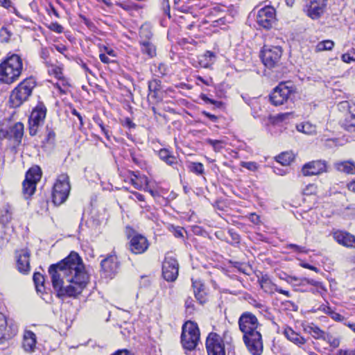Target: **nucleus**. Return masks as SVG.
Masks as SVG:
<instances>
[{"instance_id":"34","label":"nucleus","mask_w":355,"mask_h":355,"mask_svg":"<svg viewBox=\"0 0 355 355\" xmlns=\"http://www.w3.org/2000/svg\"><path fill=\"white\" fill-rule=\"evenodd\" d=\"M276 160L283 166H288L294 160V155L290 152H284L279 155Z\"/></svg>"},{"instance_id":"41","label":"nucleus","mask_w":355,"mask_h":355,"mask_svg":"<svg viewBox=\"0 0 355 355\" xmlns=\"http://www.w3.org/2000/svg\"><path fill=\"white\" fill-rule=\"evenodd\" d=\"M190 170L197 175H202L204 173V166L200 162H193L191 163Z\"/></svg>"},{"instance_id":"5","label":"nucleus","mask_w":355,"mask_h":355,"mask_svg":"<svg viewBox=\"0 0 355 355\" xmlns=\"http://www.w3.org/2000/svg\"><path fill=\"white\" fill-rule=\"evenodd\" d=\"M200 340V331L196 323L188 321L182 327L181 343L184 349L193 350Z\"/></svg>"},{"instance_id":"26","label":"nucleus","mask_w":355,"mask_h":355,"mask_svg":"<svg viewBox=\"0 0 355 355\" xmlns=\"http://www.w3.org/2000/svg\"><path fill=\"white\" fill-rule=\"evenodd\" d=\"M258 282L264 292L270 294L275 292L277 285L272 282L268 275H262L261 277L259 278Z\"/></svg>"},{"instance_id":"17","label":"nucleus","mask_w":355,"mask_h":355,"mask_svg":"<svg viewBox=\"0 0 355 355\" xmlns=\"http://www.w3.org/2000/svg\"><path fill=\"white\" fill-rule=\"evenodd\" d=\"M24 134V125L21 123H17L7 130H0V139H14L20 141Z\"/></svg>"},{"instance_id":"15","label":"nucleus","mask_w":355,"mask_h":355,"mask_svg":"<svg viewBox=\"0 0 355 355\" xmlns=\"http://www.w3.org/2000/svg\"><path fill=\"white\" fill-rule=\"evenodd\" d=\"M149 247V242L146 236L135 234L130 238L129 250L135 254L145 252Z\"/></svg>"},{"instance_id":"2","label":"nucleus","mask_w":355,"mask_h":355,"mask_svg":"<svg viewBox=\"0 0 355 355\" xmlns=\"http://www.w3.org/2000/svg\"><path fill=\"white\" fill-rule=\"evenodd\" d=\"M257 317L251 313H243L239 319V329L243 333V340L252 355H261L263 352L262 336Z\"/></svg>"},{"instance_id":"56","label":"nucleus","mask_w":355,"mask_h":355,"mask_svg":"<svg viewBox=\"0 0 355 355\" xmlns=\"http://www.w3.org/2000/svg\"><path fill=\"white\" fill-rule=\"evenodd\" d=\"M338 355H355V349H341L338 351Z\"/></svg>"},{"instance_id":"35","label":"nucleus","mask_w":355,"mask_h":355,"mask_svg":"<svg viewBox=\"0 0 355 355\" xmlns=\"http://www.w3.org/2000/svg\"><path fill=\"white\" fill-rule=\"evenodd\" d=\"M192 284L194 288V293L196 298L200 302V304H202L205 302V299L204 297V293L201 291V287H202V284L197 282L196 281H193L192 279Z\"/></svg>"},{"instance_id":"52","label":"nucleus","mask_w":355,"mask_h":355,"mask_svg":"<svg viewBox=\"0 0 355 355\" xmlns=\"http://www.w3.org/2000/svg\"><path fill=\"white\" fill-rule=\"evenodd\" d=\"M329 316L335 321L341 322L344 320V316L335 312L334 310L330 313Z\"/></svg>"},{"instance_id":"57","label":"nucleus","mask_w":355,"mask_h":355,"mask_svg":"<svg viewBox=\"0 0 355 355\" xmlns=\"http://www.w3.org/2000/svg\"><path fill=\"white\" fill-rule=\"evenodd\" d=\"M51 29L56 33H61L63 31V27L58 23H53Z\"/></svg>"},{"instance_id":"55","label":"nucleus","mask_w":355,"mask_h":355,"mask_svg":"<svg viewBox=\"0 0 355 355\" xmlns=\"http://www.w3.org/2000/svg\"><path fill=\"white\" fill-rule=\"evenodd\" d=\"M318 310L327 314L328 315H329L330 313L332 311L331 308L327 304L320 305L318 308Z\"/></svg>"},{"instance_id":"21","label":"nucleus","mask_w":355,"mask_h":355,"mask_svg":"<svg viewBox=\"0 0 355 355\" xmlns=\"http://www.w3.org/2000/svg\"><path fill=\"white\" fill-rule=\"evenodd\" d=\"M36 343L37 340L35 334L31 331H25L22 343L24 349L26 352H33L36 347Z\"/></svg>"},{"instance_id":"29","label":"nucleus","mask_w":355,"mask_h":355,"mask_svg":"<svg viewBox=\"0 0 355 355\" xmlns=\"http://www.w3.org/2000/svg\"><path fill=\"white\" fill-rule=\"evenodd\" d=\"M10 337V335L7 332L6 318L3 313H0V345Z\"/></svg>"},{"instance_id":"58","label":"nucleus","mask_w":355,"mask_h":355,"mask_svg":"<svg viewBox=\"0 0 355 355\" xmlns=\"http://www.w3.org/2000/svg\"><path fill=\"white\" fill-rule=\"evenodd\" d=\"M249 218L252 223L255 225H257L260 223V217L257 214L254 213H252L250 214Z\"/></svg>"},{"instance_id":"13","label":"nucleus","mask_w":355,"mask_h":355,"mask_svg":"<svg viewBox=\"0 0 355 355\" xmlns=\"http://www.w3.org/2000/svg\"><path fill=\"white\" fill-rule=\"evenodd\" d=\"M208 355H225L223 340L216 333H210L206 340Z\"/></svg>"},{"instance_id":"4","label":"nucleus","mask_w":355,"mask_h":355,"mask_svg":"<svg viewBox=\"0 0 355 355\" xmlns=\"http://www.w3.org/2000/svg\"><path fill=\"white\" fill-rule=\"evenodd\" d=\"M36 86V81L32 76L25 78L11 92L9 103L11 107H20L28 101L31 96L33 89Z\"/></svg>"},{"instance_id":"40","label":"nucleus","mask_w":355,"mask_h":355,"mask_svg":"<svg viewBox=\"0 0 355 355\" xmlns=\"http://www.w3.org/2000/svg\"><path fill=\"white\" fill-rule=\"evenodd\" d=\"M323 340L327 341L334 348L338 347L340 345V339L329 334H326Z\"/></svg>"},{"instance_id":"44","label":"nucleus","mask_w":355,"mask_h":355,"mask_svg":"<svg viewBox=\"0 0 355 355\" xmlns=\"http://www.w3.org/2000/svg\"><path fill=\"white\" fill-rule=\"evenodd\" d=\"M342 60L343 62L350 63L351 62L355 61V49H352L347 53H344L342 55Z\"/></svg>"},{"instance_id":"22","label":"nucleus","mask_w":355,"mask_h":355,"mask_svg":"<svg viewBox=\"0 0 355 355\" xmlns=\"http://www.w3.org/2000/svg\"><path fill=\"white\" fill-rule=\"evenodd\" d=\"M324 6L322 0L311 2L307 10L308 15L313 19H318L324 12Z\"/></svg>"},{"instance_id":"59","label":"nucleus","mask_w":355,"mask_h":355,"mask_svg":"<svg viewBox=\"0 0 355 355\" xmlns=\"http://www.w3.org/2000/svg\"><path fill=\"white\" fill-rule=\"evenodd\" d=\"M162 7L163 10L165 14L169 15L170 12V5H169V0H163L162 1Z\"/></svg>"},{"instance_id":"14","label":"nucleus","mask_w":355,"mask_h":355,"mask_svg":"<svg viewBox=\"0 0 355 355\" xmlns=\"http://www.w3.org/2000/svg\"><path fill=\"white\" fill-rule=\"evenodd\" d=\"M102 272L105 277L112 278L119 271V261L116 255L109 254L101 262Z\"/></svg>"},{"instance_id":"30","label":"nucleus","mask_w":355,"mask_h":355,"mask_svg":"<svg viewBox=\"0 0 355 355\" xmlns=\"http://www.w3.org/2000/svg\"><path fill=\"white\" fill-rule=\"evenodd\" d=\"M158 155L159 158L165 162L168 165L173 166L174 164L177 163L176 157L166 148L159 150Z\"/></svg>"},{"instance_id":"63","label":"nucleus","mask_w":355,"mask_h":355,"mask_svg":"<svg viewBox=\"0 0 355 355\" xmlns=\"http://www.w3.org/2000/svg\"><path fill=\"white\" fill-rule=\"evenodd\" d=\"M184 229L181 227H176L174 231V236L177 238H180L183 236Z\"/></svg>"},{"instance_id":"39","label":"nucleus","mask_w":355,"mask_h":355,"mask_svg":"<svg viewBox=\"0 0 355 355\" xmlns=\"http://www.w3.org/2000/svg\"><path fill=\"white\" fill-rule=\"evenodd\" d=\"M33 281L35 284V288L37 292H41L40 286H42L44 282V276L40 272H35L33 275Z\"/></svg>"},{"instance_id":"18","label":"nucleus","mask_w":355,"mask_h":355,"mask_svg":"<svg viewBox=\"0 0 355 355\" xmlns=\"http://www.w3.org/2000/svg\"><path fill=\"white\" fill-rule=\"evenodd\" d=\"M17 267L21 273H28L30 270V251L21 249L16 252Z\"/></svg>"},{"instance_id":"1","label":"nucleus","mask_w":355,"mask_h":355,"mask_svg":"<svg viewBox=\"0 0 355 355\" xmlns=\"http://www.w3.org/2000/svg\"><path fill=\"white\" fill-rule=\"evenodd\" d=\"M52 286L59 298L78 297L87 286L89 275L78 253L69 256L49 268Z\"/></svg>"},{"instance_id":"42","label":"nucleus","mask_w":355,"mask_h":355,"mask_svg":"<svg viewBox=\"0 0 355 355\" xmlns=\"http://www.w3.org/2000/svg\"><path fill=\"white\" fill-rule=\"evenodd\" d=\"M206 142L207 144H209V145H211L214 151L216 152H219L220 151V150L223 148V141H220V140H214V139H207L206 140Z\"/></svg>"},{"instance_id":"16","label":"nucleus","mask_w":355,"mask_h":355,"mask_svg":"<svg viewBox=\"0 0 355 355\" xmlns=\"http://www.w3.org/2000/svg\"><path fill=\"white\" fill-rule=\"evenodd\" d=\"M324 172H327V162L321 159L309 162L302 168L304 176L317 175Z\"/></svg>"},{"instance_id":"10","label":"nucleus","mask_w":355,"mask_h":355,"mask_svg":"<svg viewBox=\"0 0 355 355\" xmlns=\"http://www.w3.org/2000/svg\"><path fill=\"white\" fill-rule=\"evenodd\" d=\"M179 265L176 259L168 253L162 263V275L167 282L175 281L178 275Z\"/></svg>"},{"instance_id":"36","label":"nucleus","mask_w":355,"mask_h":355,"mask_svg":"<svg viewBox=\"0 0 355 355\" xmlns=\"http://www.w3.org/2000/svg\"><path fill=\"white\" fill-rule=\"evenodd\" d=\"M144 176H138L132 172V177L130 178V182L133 185L136 189L141 190L144 185Z\"/></svg>"},{"instance_id":"7","label":"nucleus","mask_w":355,"mask_h":355,"mask_svg":"<svg viewBox=\"0 0 355 355\" xmlns=\"http://www.w3.org/2000/svg\"><path fill=\"white\" fill-rule=\"evenodd\" d=\"M42 177V170L38 166H32L26 174L25 180L22 183V193L24 198L28 199L34 194L36 184Z\"/></svg>"},{"instance_id":"60","label":"nucleus","mask_w":355,"mask_h":355,"mask_svg":"<svg viewBox=\"0 0 355 355\" xmlns=\"http://www.w3.org/2000/svg\"><path fill=\"white\" fill-rule=\"evenodd\" d=\"M101 53L99 55L101 61L105 64H109L111 62V60L107 57V55L102 52V49H101Z\"/></svg>"},{"instance_id":"11","label":"nucleus","mask_w":355,"mask_h":355,"mask_svg":"<svg viewBox=\"0 0 355 355\" xmlns=\"http://www.w3.org/2000/svg\"><path fill=\"white\" fill-rule=\"evenodd\" d=\"M256 22L259 28L270 29L275 22V10L270 6L261 8L257 12Z\"/></svg>"},{"instance_id":"33","label":"nucleus","mask_w":355,"mask_h":355,"mask_svg":"<svg viewBox=\"0 0 355 355\" xmlns=\"http://www.w3.org/2000/svg\"><path fill=\"white\" fill-rule=\"evenodd\" d=\"M297 131L302 132L306 135H313L316 132V128L311 123L306 121L296 125Z\"/></svg>"},{"instance_id":"47","label":"nucleus","mask_w":355,"mask_h":355,"mask_svg":"<svg viewBox=\"0 0 355 355\" xmlns=\"http://www.w3.org/2000/svg\"><path fill=\"white\" fill-rule=\"evenodd\" d=\"M160 88V81L157 80H153L148 83V89L150 92H156Z\"/></svg>"},{"instance_id":"62","label":"nucleus","mask_w":355,"mask_h":355,"mask_svg":"<svg viewBox=\"0 0 355 355\" xmlns=\"http://www.w3.org/2000/svg\"><path fill=\"white\" fill-rule=\"evenodd\" d=\"M202 114L209 118L213 122H216L218 119V117L216 115L210 114L206 111H203Z\"/></svg>"},{"instance_id":"31","label":"nucleus","mask_w":355,"mask_h":355,"mask_svg":"<svg viewBox=\"0 0 355 355\" xmlns=\"http://www.w3.org/2000/svg\"><path fill=\"white\" fill-rule=\"evenodd\" d=\"M153 33L149 25L144 24L139 30V42H151Z\"/></svg>"},{"instance_id":"8","label":"nucleus","mask_w":355,"mask_h":355,"mask_svg":"<svg viewBox=\"0 0 355 355\" xmlns=\"http://www.w3.org/2000/svg\"><path fill=\"white\" fill-rule=\"evenodd\" d=\"M282 55V49L280 46L264 45L260 57L265 67L273 69L279 66Z\"/></svg>"},{"instance_id":"32","label":"nucleus","mask_w":355,"mask_h":355,"mask_svg":"<svg viewBox=\"0 0 355 355\" xmlns=\"http://www.w3.org/2000/svg\"><path fill=\"white\" fill-rule=\"evenodd\" d=\"M305 331L310 334L315 339H324L326 334L318 326L311 324L305 328Z\"/></svg>"},{"instance_id":"38","label":"nucleus","mask_w":355,"mask_h":355,"mask_svg":"<svg viewBox=\"0 0 355 355\" xmlns=\"http://www.w3.org/2000/svg\"><path fill=\"white\" fill-rule=\"evenodd\" d=\"M12 35L11 32L6 28L2 27L0 29V42L8 43Z\"/></svg>"},{"instance_id":"49","label":"nucleus","mask_w":355,"mask_h":355,"mask_svg":"<svg viewBox=\"0 0 355 355\" xmlns=\"http://www.w3.org/2000/svg\"><path fill=\"white\" fill-rule=\"evenodd\" d=\"M287 248L293 250L294 252H306L305 247L300 246L296 244H288L287 245Z\"/></svg>"},{"instance_id":"54","label":"nucleus","mask_w":355,"mask_h":355,"mask_svg":"<svg viewBox=\"0 0 355 355\" xmlns=\"http://www.w3.org/2000/svg\"><path fill=\"white\" fill-rule=\"evenodd\" d=\"M0 6L7 9L12 8L13 10H16L15 8L12 6V3L10 0H0Z\"/></svg>"},{"instance_id":"23","label":"nucleus","mask_w":355,"mask_h":355,"mask_svg":"<svg viewBox=\"0 0 355 355\" xmlns=\"http://www.w3.org/2000/svg\"><path fill=\"white\" fill-rule=\"evenodd\" d=\"M284 335L288 340L300 347H302L306 341L304 337L301 336L299 334L294 331L291 327H288L285 328L284 331Z\"/></svg>"},{"instance_id":"6","label":"nucleus","mask_w":355,"mask_h":355,"mask_svg":"<svg viewBox=\"0 0 355 355\" xmlns=\"http://www.w3.org/2000/svg\"><path fill=\"white\" fill-rule=\"evenodd\" d=\"M70 190L69 176L67 174L60 175L54 183L52 191V200L54 205H60L64 203L68 198Z\"/></svg>"},{"instance_id":"51","label":"nucleus","mask_w":355,"mask_h":355,"mask_svg":"<svg viewBox=\"0 0 355 355\" xmlns=\"http://www.w3.org/2000/svg\"><path fill=\"white\" fill-rule=\"evenodd\" d=\"M242 166L253 171L257 169V164L252 162H243Z\"/></svg>"},{"instance_id":"24","label":"nucleus","mask_w":355,"mask_h":355,"mask_svg":"<svg viewBox=\"0 0 355 355\" xmlns=\"http://www.w3.org/2000/svg\"><path fill=\"white\" fill-rule=\"evenodd\" d=\"M334 168L339 172L349 175L355 174V163L352 161H341L334 164Z\"/></svg>"},{"instance_id":"3","label":"nucleus","mask_w":355,"mask_h":355,"mask_svg":"<svg viewBox=\"0 0 355 355\" xmlns=\"http://www.w3.org/2000/svg\"><path fill=\"white\" fill-rule=\"evenodd\" d=\"M23 71L21 56L12 53L0 63V83L11 85L17 81Z\"/></svg>"},{"instance_id":"53","label":"nucleus","mask_w":355,"mask_h":355,"mask_svg":"<svg viewBox=\"0 0 355 355\" xmlns=\"http://www.w3.org/2000/svg\"><path fill=\"white\" fill-rule=\"evenodd\" d=\"M131 193H132V196H130L129 197L130 199H131V200L137 199V200L141 201V202L145 200L144 196L142 194H141V193H139L138 192H136V191H133V192H131Z\"/></svg>"},{"instance_id":"50","label":"nucleus","mask_w":355,"mask_h":355,"mask_svg":"<svg viewBox=\"0 0 355 355\" xmlns=\"http://www.w3.org/2000/svg\"><path fill=\"white\" fill-rule=\"evenodd\" d=\"M54 48L59 53L63 54L65 58H67V59H69V56L65 53V52L67 51V47L65 45L55 44V45H54Z\"/></svg>"},{"instance_id":"45","label":"nucleus","mask_w":355,"mask_h":355,"mask_svg":"<svg viewBox=\"0 0 355 355\" xmlns=\"http://www.w3.org/2000/svg\"><path fill=\"white\" fill-rule=\"evenodd\" d=\"M228 234L232 239V241L229 242L231 245L239 244L240 243V236L233 229H230Z\"/></svg>"},{"instance_id":"28","label":"nucleus","mask_w":355,"mask_h":355,"mask_svg":"<svg viewBox=\"0 0 355 355\" xmlns=\"http://www.w3.org/2000/svg\"><path fill=\"white\" fill-rule=\"evenodd\" d=\"M300 281L301 282H300V284H308L314 287H316L317 293L318 294H320L322 297H323L327 292L325 287L323 286V284L320 282L315 281L313 279H308V278L302 279Z\"/></svg>"},{"instance_id":"61","label":"nucleus","mask_w":355,"mask_h":355,"mask_svg":"<svg viewBox=\"0 0 355 355\" xmlns=\"http://www.w3.org/2000/svg\"><path fill=\"white\" fill-rule=\"evenodd\" d=\"M77 63L81 66V67L84 69V71L86 73H89L90 74H92V71L89 69V68L87 67L86 63H85L81 59H78L77 60Z\"/></svg>"},{"instance_id":"37","label":"nucleus","mask_w":355,"mask_h":355,"mask_svg":"<svg viewBox=\"0 0 355 355\" xmlns=\"http://www.w3.org/2000/svg\"><path fill=\"white\" fill-rule=\"evenodd\" d=\"M334 46V43L331 40H324L322 42H320L316 45V51H327V50H331L332 48Z\"/></svg>"},{"instance_id":"64","label":"nucleus","mask_w":355,"mask_h":355,"mask_svg":"<svg viewBox=\"0 0 355 355\" xmlns=\"http://www.w3.org/2000/svg\"><path fill=\"white\" fill-rule=\"evenodd\" d=\"M103 49H104V53H105L106 55H109L112 57H115L116 55H115V53H114V51L110 48H108L105 46H103Z\"/></svg>"},{"instance_id":"9","label":"nucleus","mask_w":355,"mask_h":355,"mask_svg":"<svg viewBox=\"0 0 355 355\" xmlns=\"http://www.w3.org/2000/svg\"><path fill=\"white\" fill-rule=\"evenodd\" d=\"M340 110L346 112L341 125L349 132H355V104L343 101L338 104Z\"/></svg>"},{"instance_id":"46","label":"nucleus","mask_w":355,"mask_h":355,"mask_svg":"<svg viewBox=\"0 0 355 355\" xmlns=\"http://www.w3.org/2000/svg\"><path fill=\"white\" fill-rule=\"evenodd\" d=\"M40 56L44 62H47L50 56V50L47 47L42 46L40 51Z\"/></svg>"},{"instance_id":"27","label":"nucleus","mask_w":355,"mask_h":355,"mask_svg":"<svg viewBox=\"0 0 355 355\" xmlns=\"http://www.w3.org/2000/svg\"><path fill=\"white\" fill-rule=\"evenodd\" d=\"M141 52L152 58L156 55V46L151 42H139Z\"/></svg>"},{"instance_id":"19","label":"nucleus","mask_w":355,"mask_h":355,"mask_svg":"<svg viewBox=\"0 0 355 355\" xmlns=\"http://www.w3.org/2000/svg\"><path fill=\"white\" fill-rule=\"evenodd\" d=\"M46 108L44 105L40 103L32 111L29 117V124L40 125L46 117Z\"/></svg>"},{"instance_id":"25","label":"nucleus","mask_w":355,"mask_h":355,"mask_svg":"<svg viewBox=\"0 0 355 355\" xmlns=\"http://www.w3.org/2000/svg\"><path fill=\"white\" fill-rule=\"evenodd\" d=\"M198 64L203 68L210 67L216 61L214 53L207 51L204 54L198 57Z\"/></svg>"},{"instance_id":"12","label":"nucleus","mask_w":355,"mask_h":355,"mask_svg":"<svg viewBox=\"0 0 355 355\" xmlns=\"http://www.w3.org/2000/svg\"><path fill=\"white\" fill-rule=\"evenodd\" d=\"M292 87L286 83H279L270 95V100L275 105H280L287 101L293 92Z\"/></svg>"},{"instance_id":"43","label":"nucleus","mask_w":355,"mask_h":355,"mask_svg":"<svg viewBox=\"0 0 355 355\" xmlns=\"http://www.w3.org/2000/svg\"><path fill=\"white\" fill-rule=\"evenodd\" d=\"M200 99H202L205 103L212 104L217 107H220L223 105L221 101H215L214 99L209 98L206 94H202L200 96Z\"/></svg>"},{"instance_id":"20","label":"nucleus","mask_w":355,"mask_h":355,"mask_svg":"<svg viewBox=\"0 0 355 355\" xmlns=\"http://www.w3.org/2000/svg\"><path fill=\"white\" fill-rule=\"evenodd\" d=\"M334 238L343 246L355 248V236L347 232L336 231L334 233Z\"/></svg>"},{"instance_id":"48","label":"nucleus","mask_w":355,"mask_h":355,"mask_svg":"<svg viewBox=\"0 0 355 355\" xmlns=\"http://www.w3.org/2000/svg\"><path fill=\"white\" fill-rule=\"evenodd\" d=\"M317 187L314 184H310L303 190L304 195H312L316 193Z\"/></svg>"}]
</instances>
